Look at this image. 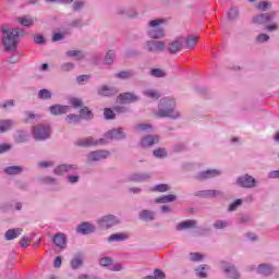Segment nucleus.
<instances>
[{
  "instance_id": "1",
  "label": "nucleus",
  "mask_w": 279,
  "mask_h": 279,
  "mask_svg": "<svg viewBox=\"0 0 279 279\" xmlns=\"http://www.w3.org/2000/svg\"><path fill=\"white\" fill-rule=\"evenodd\" d=\"M1 33L2 45L4 46L5 51H12V49H16L20 38L25 36V31H23V28L8 29L7 27H2Z\"/></svg>"
},
{
  "instance_id": "2",
  "label": "nucleus",
  "mask_w": 279,
  "mask_h": 279,
  "mask_svg": "<svg viewBox=\"0 0 279 279\" xmlns=\"http://www.w3.org/2000/svg\"><path fill=\"white\" fill-rule=\"evenodd\" d=\"M156 117L159 119H180V111L175 110V100L167 97L160 99Z\"/></svg>"
},
{
  "instance_id": "3",
  "label": "nucleus",
  "mask_w": 279,
  "mask_h": 279,
  "mask_svg": "<svg viewBox=\"0 0 279 279\" xmlns=\"http://www.w3.org/2000/svg\"><path fill=\"white\" fill-rule=\"evenodd\" d=\"M33 138L38 142L51 138V128L49 125L38 124L33 126Z\"/></svg>"
},
{
  "instance_id": "4",
  "label": "nucleus",
  "mask_w": 279,
  "mask_h": 279,
  "mask_svg": "<svg viewBox=\"0 0 279 279\" xmlns=\"http://www.w3.org/2000/svg\"><path fill=\"white\" fill-rule=\"evenodd\" d=\"M99 228L102 230H110V228H114V226H119L121 223V219L114 215H106L97 220Z\"/></svg>"
},
{
  "instance_id": "5",
  "label": "nucleus",
  "mask_w": 279,
  "mask_h": 279,
  "mask_svg": "<svg viewBox=\"0 0 279 279\" xmlns=\"http://www.w3.org/2000/svg\"><path fill=\"white\" fill-rule=\"evenodd\" d=\"M258 184V181L250 174H243L236 178L235 185L240 189H255Z\"/></svg>"
},
{
  "instance_id": "6",
  "label": "nucleus",
  "mask_w": 279,
  "mask_h": 279,
  "mask_svg": "<svg viewBox=\"0 0 279 279\" xmlns=\"http://www.w3.org/2000/svg\"><path fill=\"white\" fill-rule=\"evenodd\" d=\"M222 171L219 169H209L205 171H201L195 174L194 180H197V182H206V180H213V178H219V175H222Z\"/></svg>"
},
{
  "instance_id": "7",
  "label": "nucleus",
  "mask_w": 279,
  "mask_h": 279,
  "mask_svg": "<svg viewBox=\"0 0 279 279\" xmlns=\"http://www.w3.org/2000/svg\"><path fill=\"white\" fill-rule=\"evenodd\" d=\"M144 49L149 53H162V51L167 49V45L165 44V41L151 39L145 43Z\"/></svg>"
},
{
  "instance_id": "8",
  "label": "nucleus",
  "mask_w": 279,
  "mask_h": 279,
  "mask_svg": "<svg viewBox=\"0 0 279 279\" xmlns=\"http://www.w3.org/2000/svg\"><path fill=\"white\" fill-rule=\"evenodd\" d=\"M78 147H93L95 145H106V138L96 140L93 136L80 138L75 142Z\"/></svg>"
},
{
  "instance_id": "9",
  "label": "nucleus",
  "mask_w": 279,
  "mask_h": 279,
  "mask_svg": "<svg viewBox=\"0 0 279 279\" xmlns=\"http://www.w3.org/2000/svg\"><path fill=\"white\" fill-rule=\"evenodd\" d=\"M77 169H78L77 165L62 163L54 168L53 173L56 175H64V173H75Z\"/></svg>"
},
{
  "instance_id": "10",
  "label": "nucleus",
  "mask_w": 279,
  "mask_h": 279,
  "mask_svg": "<svg viewBox=\"0 0 279 279\" xmlns=\"http://www.w3.org/2000/svg\"><path fill=\"white\" fill-rule=\"evenodd\" d=\"M110 156L108 150H94L87 155L88 162H99V160H106Z\"/></svg>"
},
{
  "instance_id": "11",
  "label": "nucleus",
  "mask_w": 279,
  "mask_h": 279,
  "mask_svg": "<svg viewBox=\"0 0 279 279\" xmlns=\"http://www.w3.org/2000/svg\"><path fill=\"white\" fill-rule=\"evenodd\" d=\"M96 231H97V227L94 223L88 222V221L82 222L76 228V232L78 234H83V235L93 234Z\"/></svg>"
},
{
  "instance_id": "12",
  "label": "nucleus",
  "mask_w": 279,
  "mask_h": 279,
  "mask_svg": "<svg viewBox=\"0 0 279 279\" xmlns=\"http://www.w3.org/2000/svg\"><path fill=\"white\" fill-rule=\"evenodd\" d=\"M29 138H31L29 132L25 130H17L13 134V141L17 145H21L23 143H29Z\"/></svg>"
},
{
  "instance_id": "13",
  "label": "nucleus",
  "mask_w": 279,
  "mask_h": 279,
  "mask_svg": "<svg viewBox=\"0 0 279 279\" xmlns=\"http://www.w3.org/2000/svg\"><path fill=\"white\" fill-rule=\"evenodd\" d=\"M154 177V173L151 172H137L133 173L129 177L130 182H148V180H151Z\"/></svg>"
},
{
  "instance_id": "14",
  "label": "nucleus",
  "mask_w": 279,
  "mask_h": 279,
  "mask_svg": "<svg viewBox=\"0 0 279 279\" xmlns=\"http://www.w3.org/2000/svg\"><path fill=\"white\" fill-rule=\"evenodd\" d=\"M195 197H202L204 199H208V197H218L219 195H223L221 190H202L194 193Z\"/></svg>"
},
{
  "instance_id": "15",
  "label": "nucleus",
  "mask_w": 279,
  "mask_h": 279,
  "mask_svg": "<svg viewBox=\"0 0 279 279\" xmlns=\"http://www.w3.org/2000/svg\"><path fill=\"white\" fill-rule=\"evenodd\" d=\"M98 95L101 97H114V95H119V88L116 86L102 85L98 88Z\"/></svg>"
},
{
  "instance_id": "16",
  "label": "nucleus",
  "mask_w": 279,
  "mask_h": 279,
  "mask_svg": "<svg viewBox=\"0 0 279 279\" xmlns=\"http://www.w3.org/2000/svg\"><path fill=\"white\" fill-rule=\"evenodd\" d=\"M105 137L109 138L110 141H123L125 140V133L123 129H113L105 133Z\"/></svg>"
},
{
  "instance_id": "17",
  "label": "nucleus",
  "mask_w": 279,
  "mask_h": 279,
  "mask_svg": "<svg viewBox=\"0 0 279 279\" xmlns=\"http://www.w3.org/2000/svg\"><path fill=\"white\" fill-rule=\"evenodd\" d=\"M160 143V137L158 135H146L141 140V146L144 148L154 147Z\"/></svg>"
},
{
  "instance_id": "18",
  "label": "nucleus",
  "mask_w": 279,
  "mask_h": 279,
  "mask_svg": "<svg viewBox=\"0 0 279 279\" xmlns=\"http://www.w3.org/2000/svg\"><path fill=\"white\" fill-rule=\"evenodd\" d=\"M138 219L141 221H145L146 223H149L151 221H156V211L151 209H143L138 214Z\"/></svg>"
},
{
  "instance_id": "19",
  "label": "nucleus",
  "mask_w": 279,
  "mask_h": 279,
  "mask_svg": "<svg viewBox=\"0 0 279 279\" xmlns=\"http://www.w3.org/2000/svg\"><path fill=\"white\" fill-rule=\"evenodd\" d=\"M118 99L120 104H136V101H138V96L134 93H123L119 94Z\"/></svg>"
},
{
  "instance_id": "20",
  "label": "nucleus",
  "mask_w": 279,
  "mask_h": 279,
  "mask_svg": "<svg viewBox=\"0 0 279 279\" xmlns=\"http://www.w3.org/2000/svg\"><path fill=\"white\" fill-rule=\"evenodd\" d=\"M196 223H197V220H193V219L185 220V221L177 223L175 230H177V232H184V230H193V228H195Z\"/></svg>"
},
{
  "instance_id": "21",
  "label": "nucleus",
  "mask_w": 279,
  "mask_h": 279,
  "mask_svg": "<svg viewBox=\"0 0 279 279\" xmlns=\"http://www.w3.org/2000/svg\"><path fill=\"white\" fill-rule=\"evenodd\" d=\"M50 114L58 117L60 114H66L69 112V106L64 105H52L49 107Z\"/></svg>"
},
{
  "instance_id": "22",
  "label": "nucleus",
  "mask_w": 279,
  "mask_h": 279,
  "mask_svg": "<svg viewBox=\"0 0 279 279\" xmlns=\"http://www.w3.org/2000/svg\"><path fill=\"white\" fill-rule=\"evenodd\" d=\"M271 21H274V16H271L269 13L259 14L253 17V23H256L257 25L271 23Z\"/></svg>"
},
{
  "instance_id": "23",
  "label": "nucleus",
  "mask_w": 279,
  "mask_h": 279,
  "mask_svg": "<svg viewBox=\"0 0 279 279\" xmlns=\"http://www.w3.org/2000/svg\"><path fill=\"white\" fill-rule=\"evenodd\" d=\"M23 234V229L15 228V229H9L4 233L5 241H14V239H19V235Z\"/></svg>"
},
{
  "instance_id": "24",
  "label": "nucleus",
  "mask_w": 279,
  "mask_h": 279,
  "mask_svg": "<svg viewBox=\"0 0 279 279\" xmlns=\"http://www.w3.org/2000/svg\"><path fill=\"white\" fill-rule=\"evenodd\" d=\"M183 45H184V39L179 38V39L172 41L171 44H169L168 51L170 53H178V51H180V49H182Z\"/></svg>"
},
{
  "instance_id": "25",
  "label": "nucleus",
  "mask_w": 279,
  "mask_h": 279,
  "mask_svg": "<svg viewBox=\"0 0 279 279\" xmlns=\"http://www.w3.org/2000/svg\"><path fill=\"white\" fill-rule=\"evenodd\" d=\"M69 238L62 232H58L52 238L53 245H66Z\"/></svg>"
},
{
  "instance_id": "26",
  "label": "nucleus",
  "mask_w": 279,
  "mask_h": 279,
  "mask_svg": "<svg viewBox=\"0 0 279 279\" xmlns=\"http://www.w3.org/2000/svg\"><path fill=\"white\" fill-rule=\"evenodd\" d=\"M129 234L125 233H113L108 238V243H121V241H128Z\"/></svg>"
},
{
  "instance_id": "27",
  "label": "nucleus",
  "mask_w": 279,
  "mask_h": 279,
  "mask_svg": "<svg viewBox=\"0 0 279 279\" xmlns=\"http://www.w3.org/2000/svg\"><path fill=\"white\" fill-rule=\"evenodd\" d=\"M14 128V122L12 120H0V134H5Z\"/></svg>"
},
{
  "instance_id": "28",
  "label": "nucleus",
  "mask_w": 279,
  "mask_h": 279,
  "mask_svg": "<svg viewBox=\"0 0 279 279\" xmlns=\"http://www.w3.org/2000/svg\"><path fill=\"white\" fill-rule=\"evenodd\" d=\"M3 172L7 175H20V173H23V167L21 166H9L4 168Z\"/></svg>"
},
{
  "instance_id": "29",
  "label": "nucleus",
  "mask_w": 279,
  "mask_h": 279,
  "mask_svg": "<svg viewBox=\"0 0 279 279\" xmlns=\"http://www.w3.org/2000/svg\"><path fill=\"white\" fill-rule=\"evenodd\" d=\"M257 272L262 274V276H271L274 274V267L267 264H260L257 267Z\"/></svg>"
},
{
  "instance_id": "30",
  "label": "nucleus",
  "mask_w": 279,
  "mask_h": 279,
  "mask_svg": "<svg viewBox=\"0 0 279 279\" xmlns=\"http://www.w3.org/2000/svg\"><path fill=\"white\" fill-rule=\"evenodd\" d=\"M175 199H178V196H175L173 194H169V195H163V196L156 198L155 203L156 204H169L171 202H175Z\"/></svg>"
},
{
  "instance_id": "31",
  "label": "nucleus",
  "mask_w": 279,
  "mask_h": 279,
  "mask_svg": "<svg viewBox=\"0 0 279 279\" xmlns=\"http://www.w3.org/2000/svg\"><path fill=\"white\" fill-rule=\"evenodd\" d=\"M82 265H84V256H82V254L75 255L71 260L72 269H80Z\"/></svg>"
},
{
  "instance_id": "32",
  "label": "nucleus",
  "mask_w": 279,
  "mask_h": 279,
  "mask_svg": "<svg viewBox=\"0 0 279 279\" xmlns=\"http://www.w3.org/2000/svg\"><path fill=\"white\" fill-rule=\"evenodd\" d=\"M192 230H194L195 234H198V236H206L207 234H210V228L197 226V221Z\"/></svg>"
},
{
  "instance_id": "33",
  "label": "nucleus",
  "mask_w": 279,
  "mask_h": 279,
  "mask_svg": "<svg viewBox=\"0 0 279 279\" xmlns=\"http://www.w3.org/2000/svg\"><path fill=\"white\" fill-rule=\"evenodd\" d=\"M136 132H151L154 126L149 123H138L134 125Z\"/></svg>"
},
{
  "instance_id": "34",
  "label": "nucleus",
  "mask_w": 279,
  "mask_h": 279,
  "mask_svg": "<svg viewBox=\"0 0 279 279\" xmlns=\"http://www.w3.org/2000/svg\"><path fill=\"white\" fill-rule=\"evenodd\" d=\"M149 38L154 40H158L160 38H165V31L163 29H151L148 32Z\"/></svg>"
},
{
  "instance_id": "35",
  "label": "nucleus",
  "mask_w": 279,
  "mask_h": 279,
  "mask_svg": "<svg viewBox=\"0 0 279 279\" xmlns=\"http://www.w3.org/2000/svg\"><path fill=\"white\" fill-rule=\"evenodd\" d=\"M81 119H85L86 121H90V119H93L94 114L93 111H90V109H88V107H84L80 110V116Z\"/></svg>"
},
{
  "instance_id": "36",
  "label": "nucleus",
  "mask_w": 279,
  "mask_h": 279,
  "mask_svg": "<svg viewBox=\"0 0 279 279\" xmlns=\"http://www.w3.org/2000/svg\"><path fill=\"white\" fill-rule=\"evenodd\" d=\"M118 80H130V77H134V71H121L114 75Z\"/></svg>"
},
{
  "instance_id": "37",
  "label": "nucleus",
  "mask_w": 279,
  "mask_h": 279,
  "mask_svg": "<svg viewBox=\"0 0 279 279\" xmlns=\"http://www.w3.org/2000/svg\"><path fill=\"white\" fill-rule=\"evenodd\" d=\"M144 97H147L148 99H158L160 97V94L156 89H145L143 92Z\"/></svg>"
},
{
  "instance_id": "38",
  "label": "nucleus",
  "mask_w": 279,
  "mask_h": 279,
  "mask_svg": "<svg viewBox=\"0 0 279 279\" xmlns=\"http://www.w3.org/2000/svg\"><path fill=\"white\" fill-rule=\"evenodd\" d=\"M232 223L230 220H216L214 223V228L216 230H223L225 228L230 227Z\"/></svg>"
},
{
  "instance_id": "39",
  "label": "nucleus",
  "mask_w": 279,
  "mask_h": 279,
  "mask_svg": "<svg viewBox=\"0 0 279 279\" xmlns=\"http://www.w3.org/2000/svg\"><path fill=\"white\" fill-rule=\"evenodd\" d=\"M226 274H228V278L231 279H239V272L236 271V268L234 266H227L225 268Z\"/></svg>"
},
{
  "instance_id": "40",
  "label": "nucleus",
  "mask_w": 279,
  "mask_h": 279,
  "mask_svg": "<svg viewBox=\"0 0 279 279\" xmlns=\"http://www.w3.org/2000/svg\"><path fill=\"white\" fill-rule=\"evenodd\" d=\"M118 14H126L129 19H136L138 16L136 9H129L126 11L124 9H118Z\"/></svg>"
},
{
  "instance_id": "41",
  "label": "nucleus",
  "mask_w": 279,
  "mask_h": 279,
  "mask_svg": "<svg viewBox=\"0 0 279 279\" xmlns=\"http://www.w3.org/2000/svg\"><path fill=\"white\" fill-rule=\"evenodd\" d=\"M68 58H76V60H84V52L81 50H70L66 52Z\"/></svg>"
},
{
  "instance_id": "42",
  "label": "nucleus",
  "mask_w": 279,
  "mask_h": 279,
  "mask_svg": "<svg viewBox=\"0 0 279 279\" xmlns=\"http://www.w3.org/2000/svg\"><path fill=\"white\" fill-rule=\"evenodd\" d=\"M170 189L171 187L168 184L161 183L151 187V191L155 193H167V191H170Z\"/></svg>"
},
{
  "instance_id": "43",
  "label": "nucleus",
  "mask_w": 279,
  "mask_h": 279,
  "mask_svg": "<svg viewBox=\"0 0 279 279\" xmlns=\"http://www.w3.org/2000/svg\"><path fill=\"white\" fill-rule=\"evenodd\" d=\"M65 121L70 125L73 123H80V121H82V117L80 114L70 113L65 117Z\"/></svg>"
},
{
  "instance_id": "44",
  "label": "nucleus",
  "mask_w": 279,
  "mask_h": 279,
  "mask_svg": "<svg viewBox=\"0 0 279 279\" xmlns=\"http://www.w3.org/2000/svg\"><path fill=\"white\" fill-rule=\"evenodd\" d=\"M241 206H243V199L236 198L229 205L228 210L229 213H234V210H236V208H241Z\"/></svg>"
},
{
  "instance_id": "45",
  "label": "nucleus",
  "mask_w": 279,
  "mask_h": 279,
  "mask_svg": "<svg viewBox=\"0 0 279 279\" xmlns=\"http://www.w3.org/2000/svg\"><path fill=\"white\" fill-rule=\"evenodd\" d=\"M34 239H36V233L24 235L20 241V245H29V243H32Z\"/></svg>"
},
{
  "instance_id": "46",
  "label": "nucleus",
  "mask_w": 279,
  "mask_h": 279,
  "mask_svg": "<svg viewBox=\"0 0 279 279\" xmlns=\"http://www.w3.org/2000/svg\"><path fill=\"white\" fill-rule=\"evenodd\" d=\"M197 40H198L197 37H192V36L187 37L185 40L186 48L195 49V45H197Z\"/></svg>"
},
{
  "instance_id": "47",
  "label": "nucleus",
  "mask_w": 279,
  "mask_h": 279,
  "mask_svg": "<svg viewBox=\"0 0 279 279\" xmlns=\"http://www.w3.org/2000/svg\"><path fill=\"white\" fill-rule=\"evenodd\" d=\"M245 241H250L251 243H256L259 240L258 235L254 232H246L243 234Z\"/></svg>"
},
{
  "instance_id": "48",
  "label": "nucleus",
  "mask_w": 279,
  "mask_h": 279,
  "mask_svg": "<svg viewBox=\"0 0 279 279\" xmlns=\"http://www.w3.org/2000/svg\"><path fill=\"white\" fill-rule=\"evenodd\" d=\"M114 58H117L114 50H109L105 57V64H112V62H114Z\"/></svg>"
},
{
  "instance_id": "49",
  "label": "nucleus",
  "mask_w": 279,
  "mask_h": 279,
  "mask_svg": "<svg viewBox=\"0 0 279 279\" xmlns=\"http://www.w3.org/2000/svg\"><path fill=\"white\" fill-rule=\"evenodd\" d=\"M17 21L23 27H32L34 25V21L29 17H17Z\"/></svg>"
},
{
  "instance_id": "50",
  "label": "nucleus",
  "mask_w": 279,
  "mask_h": 279,
  "mask_svg": "<svg viewBox=\"0 0 279 279\" xmlns=\"http://www.w3.org/2000/svg\"><path fill=\"white\" fill-rule=\"evenodd\" d=\"M39 99H51V90L44 88L38 92Z\"/></svg>"
},
{
  "instance_id": "51",
  "label": "nucleus",
  "mask_w": 279,
  "mask_h": 279,
  "mask_svg": "<svg viewBox=\"0 0 279 279\" xmlns=\"http://www.w3.org/2000/svg\"><path fill=\"white\" fill-rule=\"evenodd\" d=\"M150 75L153 77H166L167 73H165V71H162L161 69L155 68L150 70Z\"/></svg>"
},
{
  "instance_id": "52",
  "label": "nucleus",
  "mask_w": 279,
  "mask_h": 279,
  "mask_svg": "<svg viewBox=\"0 0 279 279\" xmlns=\"http://www.w3.org/2000/svg\"><path fill=\"white\" fill-rule=\"evenodd\" d=\"M155 158H167V150L165 148H157L153 151Z\"/></svg>"
},
{
  "instance_id": "53",
  "label": "nucleus",
  "mask_w": 279,
  "mask_h": 279,
  "mask_svg": "<svg viewBox=\"0 0 279 279\" xmlns=\"http://www.w3.org/2000/svg\"><path fill=\"white\" fill-rule=\"evenodd\" d=\"M104 116L107 121H111L116 117L114 111L110 108H105Z\"/></svg>"
},
{
  "instance_id": "54",
  "label": "nucleus",
  "mask_w": 279,
  "mask_h": 279,
  "mask_svg": "<svg viewBox=\"0 0 279 279\" xmlns=\"http://www.w3.org/2000/svg\"><path fill=\"white\" fill-rule=\"evenodd\" d=\"M253 218L251 215H242L239 219H238V223L243 225V223H250L252 222Z\"/></svg>"
},
{
  "instance_id": "55",
  "label": "nucleus",
  "mask_w": 279,
  "mask_h": 279,
  "mask_svg": "<svg viewBox=\"0 0 279 279\" xmlns=\"http://www.w3.org/2000/svg\"><path fill=\"white\" fill-rule=\"evenodd\" d=\"M228 16H229V21H234L235 19H238L239 17V9L231 8L228 13Z\"/></svg>"
},
{
  "instance_id": "56",
  "label": "nucleus",
  "mask_w": 279,
  "mask_h": 279,
  "mask_svg": "<svg viewBox=\"0 0 279 279\" xmlns=\"http://www.w3.org/2000/svg\"><path fill=\"white\" fill-rule=\"evenodd\" d=\"M85 4L86 3L84 1H74L72 5L73 12H80V10H83Z\"/></svg>"
},
{
  "instance_id": "57",
  "label": "nucleus",
  "mask_w": 279,
  "mask_h": 279,
  "mask_svg": "<svg viewBox=\"0 0 279 279\" xmlns=\"http://www.w3.org/2000/svg\"><path fill=\"white\" fill-rule=\"evenodd\" d=\"M61 71L64 72H69V71H73L75 69V64L72 62H65L63 64H61Z\"/></svg>"
},
{
  "instance_id": "58",
  "label": "nucleus",
  "mask_w": 279,
  "mask_h": 279,
  "mask_svg": "<svg viewBox=\"0 0 279 279\" xmlns=\"http://www.w3.org/2000/svg\"><path fill=\"white\" fill-rule=\"evenodd\" d=\"M34 43L35 45H45V43H47V39H45V36L40 34H36L34 36Z\"/></svg>"
},
{
  "instance_id": "59",
  "label": "nucleus",
  "mask_w": 279,
  "mask_h": 279,
  "mask_svg": "<svg viewBox=\"0 0 279 279\" xmlns=\"http://www.w3.org/2000/svg\"><path fill=\"white\" fill-rule=\"evenodd\" d=\"M70 104L74 107V108H82V106L84 105V102H82V99L80 98H71L70 99Z\"/></svg>"
},
{
  "instance_id": "60",
  "label": "nucleus",
  "mask_w": 279,
  "mask_h": 279,
  "mask_svg": "<svg viewBox=\"0 0 279 279\" xmlns=\"http://www.w3.org/2000/svg\"><path fill=\"white\" fill-rule=\"evenodd\" d=\"M190 260H194V262L204 260V255H202L199 253H191Z\"/></svg>"
},
{
  "instance_id": "61",
  "label": "nucleus",
  "mask_w": 279,
  "mask_h": 279,
  "mask_svg": "<svg viewBox=\"0 0 279 279\" xmlns=\"http://www.w3.org/2000/svg\"><path fill=\"white\" fill-rule=\"evenodd\" d=\"M111 263H112V258L102 257L99 262V265H101V267H110Z\"/></svg>"
},
{
  "instance_id": "62",
  "label": "nucleus",
  "mask_w": 279,
  "mask_h": 279,
  "mask_svg": "<svg viewBox=\"0 0 279 279\" xmlns=\"http://www.w3.org/2000/svg\"><path fill=\"white\" fill-rule=\"evenodd\" d=\"M162 23H165V20H151L148 22L149 27H159V25H162Z\"/></svg>"
},
{
  "instance_id": "63",
  "label": "nucleus",
  "mask_w": 279,
  "mask_h": 279,
  "mask_svg": "<svg viewBox=\"0 0 279 279\" xmlns=\"http://www.w3.org/2000/svg\"><path fill=\"white\" fill-rule=\"evenodd\" d=\"M88 80H90V76L86 74H82L76 77L77 84H81V85L84 84V82H88Z\"/></svg>"
},
{
  "instance_id": "64",
  "label": "nucleus",
  "mask_w": 279,
  "mask_h": 279,
  "mask_svg": "<svg viewBox=\"0 0 279 279\" xmlns=\"http://www.w3.org/2000/svg\"><path fill=\"white\" fill-rule=\"evenodd\" d=\"M268 40H269V35H267V34H259L256 37L257 43H267Z\"/></svg>"
}]
</instances>
